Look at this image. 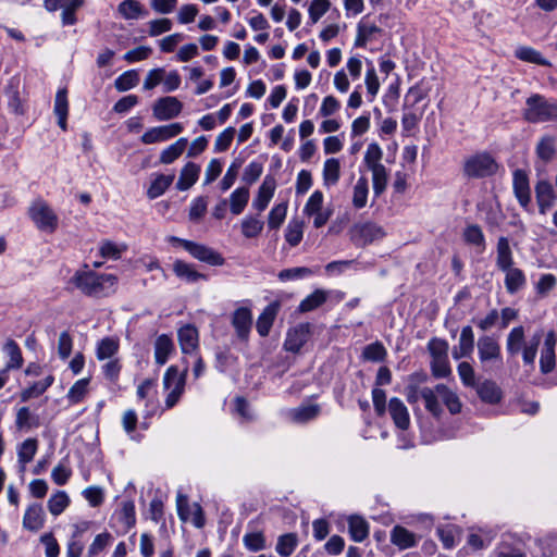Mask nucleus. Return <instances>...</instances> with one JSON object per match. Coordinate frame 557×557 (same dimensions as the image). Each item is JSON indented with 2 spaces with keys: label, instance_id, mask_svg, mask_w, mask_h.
<instances>
[{
  "label": "nucleus",
  "instance_id": "obj_21",
  "mask_svg": "<svg viewBox=\"0 0 557 557\" xmlns=\"http://www.w3.org/2000/svg\"><path fill=\"white\" fill-rule=\"evenodd\" d=\"M45 524V512L40 504H32L27 507L23 517V528L37 532Z\"/></svg>",
  "mask_w": 557,
  "mask_h": 557
},
{
  "label": "nucleus",
  "instance_id": "obj_24",
  "mask_svg": "<svg viewBox=\"0 0 557 557\" xmlns=\"http://www.w3.org/2000/svg\"><path fill=\"white\" fill-rule=\"evenodd\" d=\"M178 343L183 354H193L198 348V331L191 325H185L178 331Z\"/></svg>",
  "mask_w": 557,
  "mask_h": 557
},
{
  "label": "nucleus",
  "instance_id": "obj_29",
  "mask_svg": "<svg viewBox=\"0 0 557 557\" xmlns=\"http://www.w3.org/2000/svg\"><path fill=\"white\" fill-rule=\"evenodd\" d=\"M277 314V305L270 304L264 308L261 314L258 317L256 329L260 336L264 337L269 334L275 317Z\"/></svg>",
  "mask_w": 557,
  "mask_h": 557
},
{
  "label": "nucleus",
  "instance_id": "obj_56",
  "mask_svg": "<svg viewBox=\"0 0 557 557\" xmlns=\"http://www.w3.org/2000/svg\"><path fill=\"white\" fill-rule=\"evenodd\" d=\"M326 300V294L323 290L317 289L307 296L299 305L301 312H308L317 309Z\"/></svg>",
  "mask_w": 557,
  "mask_h": 557
},
{
  "label": "nucleus",
  "instance_id": "obj_19",
  "mask_svg": "<svg viewBox=\"0 0 557 557\" xmlns=\"http://www.w3.org/2000/svg\"><path fill=\"white\" fill-rule=\"evenodd\" d=\"M90 522L84 521L74 525V532L67 543L66 557H81L84 550L83 534L88 531Z\"/></svg>",
  "mask_w": 557,
  "mask_h": 557
},
{
  "label": "nucleus",
  "instance_id": "obj_2",
  "mask_svg": "<svg viewBox=\"0 0 557 557\" xmlns=\"http://www.w3.org/2000/svg\"><path fill=\"white\" fill-rule=\"evenodd\" d=\"M77 289L90 297H104L114 292L117 277L114 274H98L94 271H77L70 280Z\"/></svg>",
  "mask_w": 557,
  "mask_h": 557
},
{
  "label": "nucleus",
  "instance_id": "obj_46",
  "mask_svg": "<svg viewBox=\"0 0 557 557\" xmlns=\"http://www.w3.org/2000/svg\"><path fill=\"white\" fill-rule=\"evenodd\" d=\"M126 249L125 244H116L111 240H102L99 246L101 257L113 260L120 259Z\"/></svg>",
  "mask_w": 557,
  "mask_h": 557
},
{
  "label": "nucleus",
  "instance_id": "obj_23",
  "mask_svg": "<svg viewBox=\"0 0 557 557\" xmlns=\"http://www.w3.org/2000/svg\"><path fill=\"white\" fill-rule=\"evenodd\" d=\"M495 262L499 271H506L513 267V253L510 248L509 240L505 236L499 237L497 240Z\"/></svg>",
  "mask_w": 557,
  "mask_h": 557
},
{
  "label": "nucleus",
  "instance_id": "obj_45",
  "mask_svg": "<svg viewBox=\"0 0 557 557\" xmlns=\"http://www.w3.org/2000/svg\"><path fill=\"white\" fill-rule=\"evenodd\" d=\"M369 193L368 180L363 176L359 177L355 187L352 195V205L357 209H361L367 205Z\"/></svg>",
  "mask_w": 557,
  "mask_h": 557
},
{
  "label": "nucleus",
  "instance_id": "obj_4",
  "mask_svg": "<svg viewBox=\"0 0 557 557\" xmlns=\"http://www.w3.org/2000/svg\"><path fill=\"white\" fill-rule=\"evenodd\" d=\"M522 115L530 123L557 121V102L548 101L539 94L532 95L525 101Z\"/></svg>",
  "mask_w": 557,
  "mask_h": 557
},
{
  "label": "nucleus",
  "instance_id": "obj_55",
  "mask_svg": "<svg viewBox=\"0 0 557 557\" xmlns=\"http://www.w3.org/2000/svg\"><path fill=\"white\" fill-rule=\"evenodd\" d=\"M139 83V75L135 70H129L121 74L114 82V86L119 91H126L135 87Z\"/></svg>",
  "mask_w": 557,
  "mask_h": 557
},
{
  "label": "nucleus",
  "instance_id": "obj_6",
  "mask_svg": "<svg viewBox=\"0 0 557 557\" xmlns=\"http://www.w3.org/2000/svg\"><path fill=\"white\" fill-rule=\"evenodd\" d=\"M478 357L482 369L490 371L503 364L502 348L498 339L492 335H483L476 342Z\"/></svg>",
  "mask_w": 557,
  "mask_h": 557
},
{
  "label": "nucleus",
  "instance_id": "obj_36",
  "mask_svg": "<svg viewBox=\"0 0 557 557\" xmlns=\"http://www.w3.org/2000/svg\"><path fill=\"white\" fill-rule=\"evenodd\" d=\"M263 226L264 222L259 216L253 215H246L240 223L242 234L248 239L258 237Z\"/></svg>",
  "mask_w": 557,
  "mask_h": 557
},
{
  "label": "nucleus",
  "instance_id": "obj_47",
  "mask_svg": "<svg viewBox=\"0 0 557 557\" xmlns=\"http://www.w3.org/2000/svg\"><path fill=\"white\" fill-rule=\"evenodd\" d=\"M516 58H518L521 61L535 63L540 65H549V62L546 61L539 51L531 47H519L515 51Z\"/></svg>",
  "mask_w": 557,
  "mask_h": 557
},
{
  "label": "nucleus",
  "instance_id": "obj_50",
  "mask_svg": "<svg viewBox=\"0 0 557 557\" xmlns=\"http://www.w3.org/2000/svg\"><path fill=\"white\" fill-rule=\"evenodd\" d=\"M304 236V223L298 220H292L285 230V239L292 246H297Z\"/></svg>",
  "mask_w": 557,
  "mask_h": 557
},
{
  "label": "nucleus",
  "instance_id": "obj_53",
  "mask_svg": "<svg viewBox=\"0 0 557 557\" xmlns=\"http://www.w3.org/2000/svg\"><path fill=\"white\" fill-rule=\"evenodd\" d=\"M38 448V441L36 438H27L25 440L17 453L18 462L22 465H26L30 462L36 455Z\"/></svg>",
  "mask_w": 557,
  "mask_h": 557
},
{
  "label": "nucleus",
  "instance_id": "obj_15",
  "mask_svg": "<svg viewBox=\"0 0 557 557\" xmlns=\"http://www.w3.org/2000/svg\"><path fill=\"white\" fill-rule=\"evenodd\" d=\"M232 325L236 331L237 337L247 341L252 326V314L246 307L237 308L232 314Z\"/></svg>",
  "mask_w": 557,
  "mask_h": 557
},
{
  "label": "nucleus",
  "instance_id": "obj_14",
  "mask_svg": "<svg viewBox=\"0 0 557 557\" xmlns=\"http://www.w3.org/2000/svg\"><path fill=\"white\" fill-rule=\"evenodd\" d=\"M187 252L195 259L210 265H223L225 260L222 255L209 246L193 242Z\"/></svg>",
  "mask_w": 557,
  "mask_h": 557
},
{
  "label": "nucleus",
  "instance_id": "obj_63",
  "mask_svg": "<svg viewBox=\"0 0 557 557\" xmlns=\"http://www.w3.org/2000/svg\"><path fill=\"white\" fill-rule=\"evenodd\" d=\"M432 375L436 379L447 377L451 374L448 357L435 358L431 360Z\"/></svg>",
  "mask_w": 557,
  "mask_h": 557
},
{
  "label": "nucleus",
  "instance_id": "obj_30",
  "mask_svg": "<svg viewBox=\"0 0 557 557\" xmlns=\"http://www.w3.org/2000/svg\"><path fill=\"white\" fill-rule=\"evenodd\" d=\"M348 531L352 541L363 542L369 535V523L360 516H350Z\"/></svg>",
  "mask_w": 557,
  "mask_h": 557
},
{
  "label": "nucleus",
  "instance_id": "obj_51",
  "mask_svg": "<svg viewBox=\"0 0 557 557\" xmlns=\"http://www.w3.org/2000/svg\"><path fill=\"white\" fill-rule=\"evenodd\" d=\"M436 531L446 549H451L455 546V537L460 533V529L454 524L441 525Z\"/></svg>",
  "mask_w": 557,
  "mask_h": 557
},
{
  "label": "nucleus",
  "instance_id": "obj_18",
  "mask_svg": "<svg viewBox=\"0 0 557 557\" xmlns=\"http://www.w3.org/2000/svg\"><path fill=\"white\" fill-rule=\"evenodd\" d=\"M276 188V182L273 176L267 175L259 187L258 194L252 201V208L259 213L264 211L271 201Z\"/></svg>",
  "mask_w": 557,
  "mask_h": 557
},
{
  "label": "nucleus",
  "instance_id": "obj_62",
  "mask_svg": "<svg viewBox=\"0 0 557 557\" xmlns=\"http://www.w3.org/2000/svg\"><path fill=\"white\" fill-rule=\"evenodd\" d=\"M457 371L465 386L472 388L476 386L478 383L475 381V372L473 367L469 362H460L457 367Z\"/></svg>",
  "mask_w": 557,
  "mask_h": 557
},
{
  "label": "nucleus",
  "instance_id": "obj_61",
  "mask_svg": "<svg viewBox=\"0 0 557 557\" xmlns=\"http://www.w3.org/2000/svg\"><path fill=\"white\" fill-rule=\"evenodd\" d=\"M243 543L251 552H259L265 548V537L261 532L246 533L243 536Z\"/></svg>",
  "mask_w": 557,
  "mask_h": 557
},
{
  "label": "nucleus",
  "instance_id": "obj_1",
  "mask_svg": "<svg viewBox=\"0 0 557 557\" xmlns=\"http://www.w3.org/2000/svg\"><path fill=\"white\" fill-rule=\"evenodd\" d=\"M405 395L409 404H416L419 398L424 400L425 409L436 419L443 414V403L451 414H457L462 409V403L455 391L445 384H437L433 388H419L416 384L406 386Z\"/></svg>",
  "mask_w": 557,
  "mask_h": 557
},
{
  "label": "nucleus",
  "instance_id": "obj_5",
  "mask_svg": "<svg viewBox=\"0 0 557 557\" xmlns=\"http://www.w3.org/2000/svg\"><path fill=\"white\" fill-rule=\"evenodd\" d=\"M498 163L488 152H479L468 157L463 163V174L469 178H484L496 174Z\"/></svg>",
  "mask_w": 557,
  "mask_h": 557
},
{
  "label": "nucleus",
  "instance_id": "obj_12",
  "mask_svg": "<svg viewBox=\"0 0 557 557\" xmlns=\"http://www.w3.org/2000/svg\"><path fill=\"white\" fill-rule=\"evenodd\" d=\"M512 188L513 194L519 205L529 210L531 205V189L529 176L524 170L517 169L512 174Z\"/></svg>",
  "mask_w": 557,
  "mask_h": 557
},
{
  "label": "nucleus",
  "instance_id": "obj_59",
  "mask_svg": "<svg viewBox=\"0 0 557 557\" xmlns=\"http://www.w3.org/2000/svg\"><path fill=\"white\" fill-rule=\"evenodd\" d=\"M382 158H383V150L381 149L379 144L371 143L367 148V151L364 153V159H363L367 168L370 170L375 166L383 165L381 162Z\"/></svg>",
  "mask_w": 557,
  "mask_h": 557
},
{
  "label": "nucleus",
  "instance_id": "obj_41",
  "mask_svg": "<svg viewBox=\"0 0 557 557\" xmlns=\"http://www.w3.org/2000/svg\"><path fill=\"white\" fill-rule=\"evenodd\" d=\"M298 545V537L295 533H286L277 539L275 550L282 557L290 556Z\"/></svg>",
  "mask_w": 557,
  "mask_h": 557
},
{
  "label": "nucleus",
  "instance_id": "obj_32",
  "mask_svg": "<svg viewBox=\"0 0 557 557\" xmlns=\"http://www.w3.org/2000/svg\"><path fill=\"white\" fill-rule=\"evenodd\" d=\"M54 382L53 375H48L44 380L33 383L27 388H24L21 394L20 398L21 401H28L32 398L39 397L42 395Z\"/></svg>",
  "mask_w": 557,
  "mask_h": 557
},
{
  "label": "nucleus",
  "instance_id": "obj_20",
  "mask_svg": "<svg viewBox=\"0 0 557 557\" xmlns=\"http://www.w3.org/2000/svg\"><path fill=\"white\" fill-rule=\"evenodd\" d=\"M503 272L505 288L509 295H515L527 286V275L521 269L511 267Z\"/></svg>",
  "mask_w": 557,
  "mask_h": 557
},
{
  "label": "nucleus",
  "instance_id": "obj_22",
  "mask_svg": "<svg viewBox=\"0 0 557 557\" xmlns=\"http://www.w3.org/2000/svg\"><path fill=\"white\" fill-rule=\"evenodd\" d=\"M388 411L398 429L407 430L409 428V412L405 404L399 398L393 397L389 399Z\"/></svg>",
  "mask_w": 557,
  "mask_h": 557
},
{
  "label": "nucleus",
  "instance_id": "obj_49",
  "mask_svg": "<svg viewBox=\"0 0 557 557\" xmlns=\"http://www.w3.org/2000/svg\"><path fill=\"white\" fill-rule=\"evenodd\" d=\"M4 351L10 358L9 363L7 364V370L9 369H20L23 364L22 351L13 339H9L4 345Z\"/></svg>",
  "mask_w": 557,
  "mask_h": 557
},
{
  "label": "nucleus",
  "instance_id": "obj_39",
  "mask_svg": "<svg viewBox=\"0 0 557 557\" xmlns=\"http://www.w3.org/2000/svg\"><path fill=\"white\" fill-rule=\"evenodd\" d=\"M341 177V163L338 159L331 158L323 165V183L326 187L337 184Z\"/></svg>",
  "mask_w": 557,
  "mask_h": 557
},
{
  "label": "nucleus",
  "instance_id": "obj_44",
  "mask_svg": "<svg viewBox=\"0 0 557 557\" xmlns=\"http://www.w3.org/2000/svg\"><path fill=\"white\" fill-rule=\"evenodd\" d=\"M463 239L467 244L479 247L481 251L485 249L484 234L476 224H471L465 228Z\"/></svg>",
  "mask_w": 557,
  "mask_h": 557
},
{
  "label": "nucleus",
  "instance_id": "obj_34",
  "mask_svg": "<svg viewBox=\"0 0 557 557\" xmlns=\"http://www.w3.org/2000/svg\"><path fill=\"white\" fill-rule=\"evenodd\" d=\"M187 144L188 140L185 137L177 139L174 144L170 145L164 150H162V152L160 153V162L162 164L173 163L185 151Z\"/></svg>",
  "mask_w": 557,
  "mask_h": 557
},
{
  "label": "nucleus",
  "instance_id": "obj_8",
  "mask_svg": "<svg viewBox=\"0 0 557 557\" xmlns=\"http://www.w3.org/2000/svg\"><path fill=\"white\" fill-rule=\"evenodd\" d=\"M186 376L187 368L180 372L176 366H171L165 371L163 376V386L165 389L170 391L165 398V407L168 409L174 407L183 395L186 384Z\"/></svg>",
  "mask_w": 557,
  "mask_h": 557
},
{
  "label": "nucleus",
  "instance_id": "obj_58",
  "mask_svg": "<svg viewBox=\"0 0 557 557\" xmlns=\"http://www.w3.org/2000/svg\"><path fill=\"white\" fill-rule=\"evenodd\" d=\"M119 13L126 20H136L141 14V4L136 0H124L117 7Z\"/></svg>",
  "mask_w": 557,
  "mask_h": 557
},
{
  "label": "nucleus",
  "instance_id": "obj_31",
  "mask_svg": "<svg viewBox=\"0 0 557 557\" xmlns=\"http://www.w3.org/2000/svg\"><path fill=\"white\" fill-rule=\"evenodd\" d=\"M173 349H174V344H173L172 338L169 335L162 334V335L158 336L154 342L156 362L160 366L164 364L168 361L169 356L171 355Z\"/></svg>",
  "mask_w": 557,
  "mask_h": 557
},
{
  "label": "nucleus",
  "instance_id": "obj_64",
  "mask_svg": "<svg viewBox=\"0 0 557 557\" xmlns=\"http://www.w3.org/2000/svg\"><path fill=\"white\" fill-rule=\"evenodd\" d=\"M112 539L109 532L98 534L88 548V557H95L101 553L111 543Z\"/></svg>",
  "mask_w": 557,
  "mask_h": 557
},
{
  "label": "nucleus",
  "instance_id": "obj_7",
  "mask_svg": "<svg viewBox=\"0 0 557 557\" xmlns=\"http://www.w3.org/2000/svg\"><path fill=\"white\" fill-rule=\"evenodd\" d=\"M28 215L39 231L53 233L58 228V215L42 199L32 202L28 208Z\"/></svg>",
  "mask_w": 557,
  "mask_h": 557
},
{
  "label": "nucleus",
  "instance_id": "obj_54",
  "mask_svg": "<svg viewBox=\"0 0 557 557\" xmlns=\"http://www.w3.org/2000/svg\"><path fill=\"white\" fill-rule=\"evenodd\" d=\"M287 213V203L282 202L274 206L268 216V226L271 230H278L285 221Z\"/></svg>",
  "mask_w": 557,
  "mask_h": 557
},
{
  "label": "nucleus",
  "instance_id": "obj_52",
  "mask_svg": "<svg viewBox=\"0 0 557 557\" xmlns=\"http://www.w3.org/2000/svg\"><path fill=\"white\" fill-rule=\"evenodd\" d=\"M381 29L374 24L359 23L357 28V36L355 39L356 47H366L368 41L372 38L375 33H380Z\"/></svg>",
  "mask_w": 557,
  "mask_h": 557
},
{
  "label": "nucleus",
  "instance_id": "obj_42",
  "mask_svg": "<svg viewBox=\"0 0 557 557\" xmlns=\"http://www.w3.org/2000/svg\"><path fill=\"white\" fill-rule=\"evenodd\" d=\"M70 505V497L64 491H58L52 494L47 503L48 509L52 516L61 515Z\"/></svg>",
  "mask_w": 557,
  "mask_h": 557
},
{
  "label": "nucleus",
  "instance_id": "obj_11",
  "mask_svg": "<svg viewBox=\"0 0 557 557\" xmlns=\"http://www.w3.org/2000/svg\"><path fill=\"white\" fill-rule=\"evenodd\" d=\"M183 104L176 97H163L158 99L153 107V116L158 121H168L176 117L182 111Z\"/></svg>",
  "mask_w": 557,
  "mask_h": 557
},
{
  "label": "nucleus",
  "instance_id": "obj_9",
  "mask_svg": "<svg viewBox=\"0 0 557 557\" xmlns=\"http://www.w3.org/2000/svg\"><path fill=\"white\" fill-rule=\"evenodd\" d=\"M382 226L374 222L356 223L350 230L351 240L357 246H367L385 236Z\"/></svg>",
  "mask_w": 557,
  "mask_h": 557
},
{
  "label": "nucleus",
  "instance_id": "obj_16",
  "mask_svg": "<svg viewBox=\"0 0 557 557\" xmlns=\"http://www.w3.org/2000/svg\"><path fill=\"white\" fill-rule=\"evenodd\" d=\"M555 346V334L553 332H549L545 337L540 357V369L541 372L544 374L552 372L556 366Z\"/></svg>",
  "mask_w": 557,
  "mask_h": 557
},
{
  "label": "nucleus",
  "instance_id": "obj_27",
  "mask_svg": "<svg viewBox=\"0 0 557 557\" xmlns=\"http://www.w3.org/2000/svg\"><path fill=\"white\" fill-rule=\"evenodd\" d=\"M391 542L400 549L417 545L416 535L401 525H395L391 531Z\"/></svg>",
  "mask_w": 557,
  "mask_h": 557
},
{
  "label": "nucleus",
  "instance_id": "obj_57",
  "mask_svg": "<svg viewBox=\"0 0 557 557\" xmlns=\"http://www.w3.org/2000/svg\"><path fill=\"white\" fill-rule=\"evenodd\" d=\"M370 171L372 172L373 190L375 195H381L387 186V170L384 165H381L370 169Z\"/></svg>",
  "mask_w": 557,
  "mask_h": 557
},
{
  "label": "nucleus",
  "instance_id": "obj_25",
  "mask_svg": "<svg viewBox=\"0 0 557 557\" xmlns=\"http://www.w3.org/2000/svg\"><path fill=\"white\" fill-rule=\"evenodd\" d=\"M480 399L487 404H497L502 398V391L497 384L491 380H485L474 386Z\"/></svg>",
  "mask_w": 557,
  "mask_h": 557
},
{
  "label": "nucleus",
  "instance_id": "obj_28",
  "mask_svg": "<svg viewBox=\"0 0 557 557\" xmlns=\"http://www.w3.org/2000/svg\"><path fill=\"white\" fill-rule=\"evenodd\" d=\"M173 272L175 275L188 283H195L199 280H207V276L195 270L193 264L183 260H176L173 263Z\"/></svg>",
  "mask_w": 557,
  "mask_h": 557
},
{
  "label": "nucleus",
  "instance_id": "obj_43",
  "mask_svg": "<svg viewBox=\"0 0 557 557\" xmlns=\"http://www.w3.org/2000/svg\"><path fill=\"white\" fill-rule=\"evenodd\" d=\"M15 425L18 430H29L39 425V419L30 412L28 407H22L16 412Z\"/></svg>",
  "mask_w": 557,
  "mask_h": 557
},
{
  "label": "nucleus",
  "instance_id": "obj_60",
  "mask_svg": "<svg viewBox=\"0 0 557 557\" xmlns=\"http://www.w3.org/2000/svg\"><path fill=\"white\" fill-rule=\"evenodd\" d=\"M557 285V277L554 274H543L535 284L536 294L546 297Z\"/></svg>",
  "mask_w": 557,
  "mask_h": 557
},
{
  "label": "nucleus",
  "instance_id": "obj_3",
  "mask_svg": "<svg viewBox=\"0 0 557 557\" xmlns=\"http://www.w3.org/2000/svg\"><path fill=\"white\" fill-rule=\"evenodd\" d=\"M541 338V333H535L529 341H525L524 327L522 325L515 326L506 338L507 354L511 357L521 354L523 363L534 367Z\"/></svg>",
  "mask_w": 557,
  "mask_h": 557
},
{
  "label": "nucleus",
  "instance_id": "obj_38",
  "mask_svg": "<svg viewBox=\"0 0 557 557\" xmlns=\"http://www.w3.org/2000/svg\"><path fill=\"white\" fill-rule=\"evenodd\" d=\"M119 348V339L104 337L97 345L96 356L99 360L112 359L117 354Z\"/></svg>",
  "mask_w": 557,
  "mask_h": 557
},
{
  "label": "nucleus",
  "instance_id": "obj_48",
  "mask_svg": "<svg viewBox=\"0 0 557 557\" xmlns=\"http://www.w3.org/2000/svg\"><path fill=\"white\" fill-rule=\"evenodd\" d=\"M89 379H81L76 381L72 387L69 389L66 398L70 404H78L81 403L88 392Z\"/></svg>",
  "mask_w": 557,
  "mask_h": 557
},
{
  "label": "nucleus",
  "instance_id": "obj_10",
  "mask_svg": "<svg viewBox=\"0 0 557 557\" xmlns=\"http://www.w3.org/2000/svg\"><path fill=\"white\" fill-rule=\"evenodd\" d=\"M184 127L181 123H172L169 125L156 126L149 128L141 136L145 145L156 144L169 140L183 132Z\"/></svg>",
  "mask_w": 557,
  "mask_h": 557
},
{
  "label": "nucleus",
  "instance_id": "obj_35",
  "mask_svg": "<svg viewBox=\"0 0 557 557\" xmlns=\"http://www.w3.org/2000/svg\"><path fill=\"white\" fill-rule=\"evenodd\" d=\"M175 178L174 174H159L151 182L150 187L147 190V196L149 199H156L163 195L165 190L172 185Z\"/></svg>",
  "mask_w": 557,
  "mask_h": 557
},
{
  "label": "nucleus",
  "instance_id": "obj_37",
  "mask_svg": "<svg viewBox=\"0 0 557 557\" xmlns=\"http://www.w3.org/2000/svg\"><path fill=\"white\" fill-rule=\"evenodd\" d=\"M249 189L247 187L236 188L230 196V209L234 215L240 214L248 201H249Z\"/></svg>",
  "mask_w": 557,
  "mask_h": 557
},
{
  "label": "nucleus",
  "instance_id": "obj_33",
  "mask_svg": "<svg viewBox=\"0 0 557 557\" xmlns=\"http://www.w3.org/2000/svg\"><path fill=\"white\" fill-rule=\"evenodd\" d=\"M54 114L58 116V124L62 129H66V119L69 114L67 90L59 89L54 99Z\"/></svg>",
  "mask_w": 557,
  "mask_h": 557
},
{
  "label": "nucleus",
  "instance_id": "obj_40",
  "mask_svg": "<svg viewBox=\"0 0 557 557\" xmlns=\"http://www.w3.org/2000/svg\"><path fill=\"white\" fill-rule=\"evenodd\" d=\"M320 413L319 405H305L290 410L289 414L293 421L298 423L308 422Z\"/></svg>",
  "mask_w": 557,
  "mask_h": 557
},
{
  "label": "nucleus",
  "instance_id": "obj_13",
  "mask_svg": "<svg viewBox=\"0 0 557 557\" xmlns=\"http://www.w3.org/2000/svg\"><path fill=\"white\" fill-rule=\"evenodd\" d=\"M309 335L310 325L308 323H301L290 329L284 342L285 350L298 352L309 339Z\"/></svg>",
  "mask_w": 557,
  "mask_h": 557
},
{
  "label": "nucleus",
  "instance_id": "obj_26",
  "mask_svg": "<svg viewBox=\"0 0 557 557\" xmlns=\"http://www.w3.org/2000/svg\"><path fill=\"white\" fill-rule=\"evenodd\" d=\"M200 174V166L194 162L186 163L181 170L176 188L178 190L189 189L197 181Z\"/></svg>",
  "mask_w": 557,
  "mask_h": 557
},
{
  "label": "nucleus",
  "instance_id": "obj_17",
  "mask_svg": "<svg viewBox=\"0 0 557 557\" xmlns=\"http://www.w3.org/2000/svg\"><path fill=\"white\" fill-rule=\"evenodd\" d=\"M535 198L540 213L545 214L555 202V191L553 185L545 180L539 181L535 185Z\"/></svg>",
  "mask_w": 557,
  "mask_h": 557
}]
</instances>
